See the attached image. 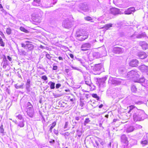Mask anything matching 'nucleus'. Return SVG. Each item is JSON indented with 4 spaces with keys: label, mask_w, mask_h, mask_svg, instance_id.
Masks as SVG:
<instances>
[{
    "label": "nucleus",
    "mask_w": 148,
    "mask_h": 148,
    "mask_svg": "<svg viewBox=\"0 0 148 148\" xmlns=\"http://www.w3.org/2000/svg\"><path fill=\"white\" fill-rule=\"evenodd\" d=\"M129 111L127 112L129 116H130L132 113H134L133 117L135 121L143 120L147 116L144 111L138 110L134 106L132 105L127 107Z\"/></svg>",
    "instance_id": "1"
},
{
    "label": "nucleus",
    "mask_w": 148,
    "mask_h": 148,
    "mask_svg": "<svg viewBox=\"0 0 148 148\" xmlns=\"http://www.w3.org/2000/svg\"><path fill=\"white\" fill-rule=\"evenodd\" d=\"M88 34L84 32H76V36L78 39L80 41H83L88 37Z\"/></svg>",
    "instance_id": "2"
},
{
    "label": "nucleus",
    "mask_w": 148,
    "mask_h": 148,
    "mask_svg": "<svg viewBox=\"0 0 148 148\" xmlns=\"http://www.w3.org/2000/svg\"><path fill=\"white\" fill-rule=\"evenodd\" d=\"M100 49H102L101 51H100V52H94L93 53V56L95 58H98L106 55V51L105 48L102 47L100 48Z\"/></svg>",
    "instance_id": "3"
},
{
    "label": "nucleus",
    "mask_w": 148,
    "mask_h": 148,
    "mask_svg": "<svg viewBox=\"0 0 148 148\" xmlns=\"http://www.w3.org/2000/svg\"><path fill=\"white\" fill-rule=\"evenodd\" d=\"M26 112L27 115L30 117H32L34 115V109L32 104L29 102L27 104Z\"/></svg>",
    "instance_id": "4"
},
{
    "label": "nucleus",
    "mask_w": 148,
    "mask_h": 148,
    "mask_svg": "<svg viewBox=\"0 0 148 148\" xmlns=\"http://www.w3.org/2000/svg\"><path fill=\"white\" fill-rule=\"evenodd\" d=\"M127 76L128 78H134L136 79V78H137L139 77V75L138 72L135 70H132L128 72Z\"/></svg>",
    "instance_id": "5"
},
{
    "label": "nucleus",
    "mask_w": 148,
    "mask_h": 148,
    "mask_svg": "<svg viewBox=\"0 0 148 148\" xmlns=\"http://www.w3.org/2000/svg\"><path fill=\"white\" fill-rule=\"evenodd\" d=\"M91 45L89 43H85L82 44L81 47V51H85L88 50L91 47Z\"/></svg>",
    "instance_id": "6"
},
{
    "label": "nucleus",
    "mask_w": 148,
    "mask_h": 148,
    "mask_svg": "<svg viewBox=\"0 0 148 148\" xmlns=\"http://www.w3.org/2000/svg\"><path fill=\"white\" fill-rule=\"evenodd\" d=\"M109 83L116 85H118L119 83V81L117 79L112 77H110L108 81Z\"/></svg>",
    "instance_id": "7"
},
{
    "label": "nucleus",
    "mask_w": 148,
    "mask_h": 148,
    "mask_svg": "<svg viewBox=\"0 0 148 148\" xmlns=\"http://www.w3.org/2000/svg\"><path fill=\"white\" fill-rule=\"evenodd\" d=\"M123 49L119 47H114L113 50V52L115 53H123Z\"/></svg>",
    "instance_id": "8"
},
{
    "label": "nucleus",
    "mask_w": 148,
    "mask_h": 148,
    "mask_svg": "<svg viewBox=\"0 0 148 148\" xmlns=\"http://www.w3.org/2000/svg\"><path fill=\"white\" fill-rule=\"evenodd\" d=\"M110 13L114 15L118 14L119 13V10L116 8H112L110 9Z\"/></svg>",
    "instance_id": "9"
},
{
    "label": "nucleus",
    "mask_w": 148,
    "mask_h": 148,
    "mask_svg": "<svg viewBox=\"0 0 148 148\" xmlns=\"http://www.w3.org/2000/svg\"><path fill=\"white\" fill-rule=\"evenodd\" d=\"M138 61L136 59L133 60L129 63V65L130 66L132 67H136L138 65Z\"/></svg>",
    "instance_id": "10"
},
{
    "label": "nucleus",
    "mask_w": 148,
    "mask_h": 148,
    "mask_svg": "<svg viewBox=\"0 0 148 148\" xmlns=\"http://www.w3.org/2000/svg\"><path fill=\"white\" fill-rule=\"evenodd\" d=\"M69 21H64L63 22L62 26L66 28H68L71 27Z\"/></svg>",
    "instance_id": "11"
},
{
    "label": "nucleus",
    "mask_w": 148,
    "mask_h": 148,
    "mask_svg": "<svg viewBox=\"0 0 148 148\" xmlns=\"http://www.w3.org/2000/svg\"><path fill=\"white\" fill-rule=\"evenodd\" d=\"M135 9L134 8H128L127 10L124 12V14H131L132 12H134Z\"/></svg>",
    "instance_id": "12"
},
{
    "label": "nucleus",
    "mask_w": 148,
    "mask_h": 148,
    "mask_svg": "<svg viewBox=\"0 0 148 148\" xmlns=\"http://www.w3.org/2000/svg\"><path fill=\"white\" fill-rule=\"evenodd\" d=\"M30 83L31 80L30 79H28L27 80V82L26 84V88L27 91L29 92L30 91Z\"/></svg>",
    "instance_id": "13"
},
{
    "label": "nucleus",
    "mask_w": 148,
    "mask_h": 148,
    "mask_svg": "<svg viewBox=\"0 0 148 148\" xmlns=\"http://www.w3.org/2000/svg\"><path fill=\"white\" fill-rule=\"evenodd\" d=\"M139 44L141 46L143 50H145L148 48V44L145 42H140Z\"/></svg>",
    "instance_id": "14"
},
{
    "label": "nucleus",
    "mask_w": 148,
    "mask_h": 148,
    "mask_svg": "<svg viewBox=\"0 0 148 148\" xmlns=\"http://www.w3.org/2000/svg\"><path fill=\"white\" fill-rule=\"evenodd\" d=\"M138 56L141 59H144L147 57V55L143 52H139L138 53Z\"/></svg>",
    "instance_id": "15"
},
{
    "label": "nucleus",
    "mask_w": 148,
    "mask_h": 148,
    "mask_svg": "<svg viewBox=\"0 0 148 148\" xmlns=\"http://www.w3.org/2000/svg\"><path fill=\"white\" fill-rule=\"evenodd\" d=\"M81 9L82 10L86 12L88 11L89 10L87 4H82Z\"/></svg>",
    "instance_id": "16"
},
{
    "label": "nucleus",
    "mask_w": 148,
    "mask_h": 148,
    "mask_svg": "<svg viewBox=\"0 0 148 148\" xmlns=\"http://www.w3.org/2000/svg\"><path fill=\"white\" fill-rule=\"evenodd\" d=\"M139 68L140 70L143 72L146 71L148 69L147 66L144 64L139 66Z\"/></svg>",
    "instance_id": "17"
},
{
    "label": "nucleus",
    "mask_w": 148,
    "mask_h": 148,
    "mask_svg": "<svg viewBox=\"0 0 148 148\" xmlns=\"http://www.w3.org/2000/svg\"><path fill=\"white\" fill-rule=\"evenodd\" d=\"M32 4L34 6H40L41 5L40 0H34Z\"/></svg>",
    "instance_id": "18"
},
{
    "label": "nucleus",
    "mask_w": 148,
    "mask_h": 148,
    "mask_svg": "<svg viewBox=\"0 0 148 148\" xmlns=\"http://www.w3.org/2000/svg\"><path fill=\"white\" fill-rule=\"evenodd\" d=\"M136 79H134L133 81L135 82H137L139 83H143L144 82L145 79L144 77L141 78H139V77L137 78H136Z\"/></svg>",
    "instance_id": "19"
},
{
    "label": "nucleus",
    "mask_w": 148,
    "mask_h": 148,
    "mask_svg": "<svg viewBox=\"0 0 148 148\" xmlns=\"http://www.w3.org/2000/svg\"><path fill=\"white\" fill-rule=\"evenodd\" d=\"M26 49H28L29 50H32L33 49L34 46L31 43H27L26 44Z\"/></svg>",
    "instance_id": "20"
},
{
    "label": "nucleus",
    "mask_w": 148,
    "mask_h": 148,
    "mask_svg": "<svg viewBox=\"0 0 148 148\" xmlns=\"http://www.w3.org/2000/svg\"><path fill=\"white\" fill-rule=\"evenodd\" d=\"M119 72L120 74H123L126 72V70L124 68L121 67L119 69Z\"/></svg>",
    "instance_id": "21"
},
{
    "label": "nucleus",
    "mask_w": 148,
    "mask_h": 148,
    "mask_svg": "<svg viewBox=\"0 0 148 148\" xmlns=\"http://www.w3.org/2000/svg\"><path fill=\"white\" fill-rule=\"evenodd\" d=\"M147 136L146 135L144 136V138L145 139V140H144V139H143L142 140L141 142V144L143 146H145L146 145H147V141L146 140L147 139Z\"/></svg>",
    "instance_id": "22"
},
{
    "label": "nucleus",
    "mask_w": 148,
    "mask_h": 148,
    "mask_svg": "<svg viewBox=\"0 0 148 148\" xmlns=\"http://www.w3.org/2000/svg\"><path fill=\"white\" fill-rule=\"evenodd\" d=\"M121 141L124 143H126L127 142V138L125 135H122L121 137Z\"/></svg>",
    "instance_id": "23"
},
{
    "label": "nucleus",
    "mask_w": 148,
    "mask_h": 148,
    "mask_svg": "<svg viewBox=\"0 0 148 148\" xmlns=\"http://www.w3.org/2000/svg\"><path fill=\"white\" fill-rule=\"evenodd\" d=\"M8 64V61L6 58L3 59V62L2 63L3 65V68H5Z\"/></svg>",
    "instance_id": "24"
},
{
    "label": "nucleus",
    "mask_w": 148,
    "mask_h": 148,
    "mask_svg": "<svg viewBox=\"0 0 148 148\" xmlns=\"http://www.w3.org/2000/svg\"><path fill=\"white\" fill-rule=\"evenodd\" d=\"M102 68V66L101 64H97L95 67V70L97 71H101Z\"/></svg>",
    "instance_id": "25"
},
{
    "label": "nucleus",
    "mask_w": 148,
    "mask_h": 148,
    "mask_svg": "<svg viewBox=\"0 0 148 148\" xmlns=\"http://www.w3.org/2000/svg\"><path fill=\"white\" fill-rule=\"evenodd\" d=\"M146 36V35L145 32L140 34H137V38H141Z\"/></svg>",
    "instance_id": "26"
},
{
    "label": "nucleus",
    "mask_w": 148,
    "mask_h": 148,
    "mask_svg": "<svg viewBox=\"0 0 148 148\" xmlns=\"http://www.w3.org/2000/svg\"><path fill=\"white\" fill-rule=\"evenodd\" d=\"M48 84L49 86L50 87V88L51 89H54L55 87V83L51 81H50L48 83Z\"/></svg>",
    "instance_id": "27"
},
{
    "label": "nucleus",
    "mask_w": 148,
    "mask_h": 148,
    "mask_svg": "<svg viewBox=\"0 0 148 148\" xmlns=\"http://www.w3.org/2000/svg\"><path fill=\"white\" fill-rule=\"evenodd\" d=\"M112 24L111 23L108 24L106 25L104 27H102V28H105L106 29H108L109 28L112 27Z\"/></svg>",
    "instance_id": "28"
},
{
    "label": "nucleus",
    "mask_w": 148,
    "mask_h": 148,
    "mask_svg": "<svg viewBox=\"0 0 148 148\" xmlns=\"http://www.w3.org/2000/svg\"><path fill=\"white\" fill-rule=\"evenodd\" d=\"M134 130V128L132 126H130L126 130V132H132Z\"/></svg>",
    "instance_id": "29"
},
{
    "label": "nucleus",
    "mask_w": 148,
    "mask_h": 148,
    "mask_svg": "<svg viewBox=\"0 0 148 148\" xmlns=\"http://www.w3.org/2000/svg\"><path fill=\"white\" fill-rule=\"evenodd\" d=\"M18 126L21 127H23L24 126V122L23 120L22 121H20L18 124Z\"/></svg>",
    "instance_id": "30"
},
{
    "label": "nucleus",
    "mask_w": 148,
    "mask_h": 148,
    "mask_svg": "<svg viewBox=\"0 0 148 148\" xmlns=\"http://www.w3.org/2000/svg\"><path fill=\"white\" fill-rule=\"evenodd\" d=\"M56 124V123L55 122H54L52 123L51 125L50 128L49 130L50 131H52L53 128L55 126Z\"/></svg>",
    "instance_id": "31"
},
{
    "label": "nucleus",
    "mask_w": 148,
    "mask_h": 148,
    "mask_svg": "<svg viewBox=\"0 0 148 148\" xmlns=\"http://www.w3.org/2000/svg\"><path fill=\"white\" fill-rule=\"evenodd\" d=\"M12 32V30L10 28H8L6 30V32L8 35H10L11 34Z\"/></svg>",
    "instance_id": "32"
},
{
    "label": "nucleus",
    "mask_w": 148,
    "mask_h": 148,
    "mask_svg": "<svg viewBox=\"0 0 148 148\" xmlns=\"http://www.w3.org/2000/svg\"><path fill=\"white\" fill-rule=\"evenodd\" d=\"M24 85V84H22L20 85H18L17 84H16L15 85V87L16 89H18L20 88H23V86Z\"/></svg>",
    "instance_id": "33"
},
{
    "label": "nucleus",
    "mask_w": 148,
    "mask_h": 148,
    "mask_svg": "<svg viewBox=\"0 0 148 148\" xmlns=\"http://www.w3.org/2000/svg\"><path fill=\"white\" fill-rule=\"evenodd\" d=\"M92 96L94 98H96L97 100H99V97L97 96V95L96 94H93L92 95Z\"/></svg>",
    "instance_id": "34"
},
{
    "label": "nucleus",
    "mask_w": 148,
    "mask_h": 148,
    "mask_svg": "<svg viewBox=\"0 0 148 148\" xmlns=\"http://www.w3.org/2000/svg\"><path fill=\"white\" fill-rule=\"evenodd\" d=\"M131 90L133 92H135L137 90V89L136 86H133L132 87Z\"/></svg>",
    "instance_id": "35"
},
{
    "label": "nucleus",
    "mask_w": 148,
    "mask_h": 148,
    "mask_svg": "<svg viewBox=\"0 0 148 148\" xmlns=\"http://www.w3.org/2000/svg\"><path fill=\"white\" fill-rule=\"evenodd\" d=\"M20 29L22 31L25 32L27 33L28 32L27 30L24 27H21L20 28Z\"/></svg>",
    "instance_id": "36"
},
{
    "label": "nucleus",
    "mask_w": 148,
    "mask_h": 148,
    "mask_svg": "<svg viewBox=\"0 0 148 148\" xmlns=\"http://www.w3.org/2000/svg\"><path fill=\"white\" fill-rule=\"evenodd\" d=\"M90 121V120H89V119L88 118H86L84 122V124L85 125L87 123H89Z\"/></svg>",
    "instance_id": "37"
},
{
    "label": "nucleus",
    "mask_w": 148,
    "mask_h": 148,
    "mask_svg": "<svg viewBox=\"0 0 148 148\" xmlns=\"http://www.w3.org/2000/svg\"><path fill=\"white\" fill-rule=\"evenodd\" d=\"M84 19L85 20L88 21H90L92 20V19L91 17L89 16H87L86 17L84 18Z\"/></svg>",
    "instance_id": "38"
},
{
    "label": "nucleus",
    "mask_w": 148,
    "mask_h": 148,
    "mask_svg": "<svg viewBox=\"0 0 148 148\" xmlns=\"http://www.w3.org/2000/svg\"><path fill=\"white\" fill-rule=\"evenodd\" d=\"M85 82L86 84L88 85L89 86H90L91 84V81L90 79L88 80H85Z\"/></svg>",
    "instance_id": "39"
},
{
    "label": "nucleus",
    "mask_w": 148,
    "mask_h": 148,
    "mask_svg": "<svg viewBox=\"0 0 148 148\" xmlns=\"http://www.w3.org/2000/svg\"><path fill=\"white\" fill-rule=\"evenodd\" d=\"M0 45L2 47L4 46V43L3 42V40L1 37H0Z\"/></svg>",
    "instance_id": "40"
},
{
    "label": "nucleus",
    "mask_w": 148,
    "mask_h": 148,
    "mask_svg": "<svg viewBox=\"0 0 148 148\" xmlns=\"http://www.w3.org/2000/svg\"><path fill=\"white\" fill-rule=\"evenodd\" d=\"M16 118H18L20 120L23 119V117L21 114H19L18 115H16Z\"/></svg>",
    "instance_id": "41"
},
{
    "label": "nucleus",
    "mask_w": 148,
    "mask_h": 148,
    "mask_svg": "<svg viewBox=\"0 0 148 148\" xmlns=\"http://www.w3.org/2000/svg\"><path fill=\"white\" fill-rule=\"evenodd\" d=\"M93 145L94 147H98L99 146V143L97 142V141L95 140V143H93Z\"/></svg>",
    "instance_id": "42"
},
{
    "label": "nucleus",
    "mask_w": 148,
    "mask_h": 148,
    "mask_svg": "<svg viewBox=\"0 0 148 148\" xmlns=\"http://www.w3.org/2000/svg\"><path fill=\"white\" fill-rule=\"evenodd\" d=\"M4 131V130L3 128V125H1L0 127V132L1 133H3V132Z\"/></svg>",
    "instance_id": "43"
},
{
    "label": "nucleus",
    "mask_w": 148,
    "mask_h": 148,
    "mask_svg": "<svg viewBox=\"0 0 148 148\" xmlns=\"http://www.w3.org/2000/svg\"><path fill=\"white\" fill-rule=\"evenodd\" d=\"M137 33H135L131 36V37L134 38H137Z\"/></svg>",
    "instance_id": "44"
},
{
    "label": "nucleus",
    "mask_w": 148,
    "mask_h": 148,
    "mask_svg": "<svg viewBox=\"0 0 148 148\" xmlns=\"http://www.w3.org/2000/svg\"><path fill=\"white\" fill-rule=\"evenodd\" d=\"M46 57L48 59H49V60L51 59V57L50 56V55L48 53H47L46 54Z\"/></svg>",
    "instance_id": "45"
},
{
    "label": "nucleus",
    "mask_w": 148,
    "mask_h": 148,
    "mask_svg": "<svg viewBox=\"0 0 148 148\" xmlns=\"http://www.w3.org/2000/svg\"><path fill=\"white\" fill-rule=\"evenodd\" d=\"M61 86V84H57L56 86V88L57 89L59 88Z\"/></svg>",
    "instance_id": "46"
},
{
    "label": "nucleus",
    "mask_w": 148,
    "mask_h": 148,
    "mask_svg": "<svg viewBox=\"0 0 148 148\" xmlns=\"http://www.w3.org/2000/svg\"><path fill=\"white\" fill-rule=\"evenodd\" d=\"M42 79H44V80H46L47 79V77L45 75L43 76L42 77Z\"/></svg>",
    "instance_id": "47"
},
{
    "label": "nucleus",
    "mask_w": 148,
    "mask_h": 148,
    "mask_svg": "<svg viewBox=\"0 0 148 148\" xmlns=\"http://www.w3.org/2000/svg\"><path fill=\"white\" fill-rule=\"evenodd\" d=\"M21 45L22 47L25 48V49H26V44L25 45L24 43H21Z\"/></svg>",
    "instance_id": "48"
},
{
    "label": "nucleus",
    "mask_w": 148,
    "mask_h": 148,
    "mask_svg": "<svg viewBox=\"0 0 148 148\" xmlns=\"http://www.w3.org/2000/svg\"><path fill=\"white\" fill-rule=\"evenodd\" d=\"M79 61L80 62L81 64L83 66H86V65L84 63V62H82V60H79Z\"/></svg>",
    "instance_id": "49"
},
{
    "label": "nucleus",
    "mask_w": 148,
    "mask_h": 148,
    "mask_svg": "<svg viewBox=\"0 0 148 148\" xmlns=\"http://www.w3.org/2000/svg\"><path fill=\"white\" fill-rule=\"evenodd\" d=\"M68 122H66L65 123V125L64 126V128L66 129V128L68 126Z\"/></svg>",
    "instance_id": "50"
},
{
    "label": "nucleus",
    "mask_w": 148,
    "mask_h": 148,
    "mask_svg": "<svg viewBox=\"0 0 148 148\" xmlns=\"http://www.w3.org/2000/svg\"><path fill=\"white\" fill-rule=\"evenodd\" d=\"M58 69V67L56 66H54L53 67V70H56Z\"/></svg>",
    "instance_id": "51"
},
{
    "label": "nucleus",
    "mask_w": 148,
    "mask_h": 148,
    "mask_svg": "<svg viewBox=\"0 0 148 148\" xmlns=\"http://www.w3.org/2000/svg\"><path fill=\"white\" fill-rule=\"evenodd\" d=\"M142 103V102L141 101H138L135 102V103L137 104H140Z\"/></svg>",
    "instance_id": "52"
},
{
    "label": "nucleus",
    "mask_w": 148,
    "mask_h": 148,
    "mask_svg": "<svg viewBox=\"0 0 148 148\" xmlns=\"http://www.w3.org/2000/svg\"><path fill=\"white\" fill-rule=\"evenodd\" d=\"M7 58L10 61H11L12 60V59L9 56H7Z\"/></svg>",
    "instance_id": "53"
},
{
    "label": "nucleus",
    "mask_w": 148,
    "mask_h": 148,
    "mask_svg": "<svg viewBox=\"0 0 148 148\" xmlns=\"http://www.w3.org/2000/svg\"><path fill=\"white\" fill-rule=\"evenodd\" d=\"M64 136H68L69 135V132H66L64 133Z\"/></svg>",
    "instance_id": "54"
},
{
    "label": "nucleus",
    "mask_w": 148,
    "mask_h": 148,
    "mask_svg": "<svg viewBox=\"0 0 148 148\" xmlns=\"http://www.w3.org/2000/svg\"><path fill=\"white\" fill-rule=\"evenodd\" d=\"M69 56H70V57H71V58H74V56H73V54H69Z\"/></svg>",
    "instance_id": "55"
},
{
    "label": "nucleus",
    "mask_w": 148,
    "mask_h": 148,
    "mask_svg": "<svg viewBox=\"0 0 148 148\" xmlns=\"http://www.w3.org/2000/svg\"><path fill=\"white\" fill-rule=\"evenodd\" d=\"M65 71L66 73H68L69 71V69H66Z\"/></svg>",
    "instance_id": "56"
},
{
    "label": "nucleus",
    "mask_w": 148,
    "mask_h": 148,
    "mask_svg": "<svg viewBox=\"0 0 148 148\" xmlns=\"http://www.w3.org/2000/svg\"><path fill=\"white\" fill-rule=\"evenodd\" d=\"M75 119L76 120L78 121L79 120V118L78 117H75Z\"/></svg>",
    "instance_id": "57"
},
{
    "label": "nucleus",
    "mask_w": 148,
    "mask_h": 148,
    "mask_svg": "<svg viewBox=\"0 0 148 148\" xmlns=\"http://www.w3.org/2000/svg\"><path fill=\"white\" fill-rule=\"evenodd\" d=\"M58 59L59 60H63V58L61 57H59Z\"/></svg>",
    "instance_id": "58"
},
{
    "label": "nucleus",
    "mask_w": 148,
    "mask_h": 148,
    "mask_svg": "<svg viewBox=\"0 0 148 148\" xmlns=\"http://www.w3.org/2000/svg\"><path fill=\"white\" fill-rule=\"evenodd\" d=\"M103 106V105L101 104L99 105V108H101Z\"/></svg>",
    "instance_id": "59"
},
{
    "label": "nucleus",
    "mask_w": 148,
    "mask_h": 148,
    "mask_svg": "<svg viewBox=\"0 0 148 148\" xmlns=\"http://www.w3.org/2000/svg\"><path fill=\"white\" fill-rule=\"evenodd\" d=\"M54 133L56 134H58V132L57 131H54Z\"/></svg>",
    "instance_id": "60"
},
{
    "label": "nucleus",
    "mask_w": 148,
    "mask_h": 148,
    "mask_svg": "<svg viewBox=\"0 0 148 148\" xmlns=\"http://www.w3.org/2000/svg\"><path fill=\"white\" fill-rule=\"evenodd\" d=\"M0 34L1 36L4 35L3 33L2 32H0Z\"/></svg>",
    "instance_id": "61"
},
{
    "label": "nucleus",
    "mask_w": 148,
    "mask_h": 148,
    "mask_svg": "<svg viewBox=\"0 0 148 148\" xmlns=\"http://www.w3.org/2000/svg\"><path fill=\"white\" fill-rule=\"evenodd\" d=\"M3 8V6L1 4H0V8Z\"/></svg>",
    "instance_id": "62"
},
{
    "label": "nucleus",
    "mask_w": 148,
    "mask_h": 148,
    "mask_svg": "<svg viewBox=\"0 0 148 148\" xmlns=\"http://www.w3.org/2000/svg\"><path fill=\"white\" fill-rule=\"evenodd\" d=\"M117 120V119H114L113 120V122H116Z\"/></svg>",
    "instance_id": "63"
},
{
    "label": "nucleus",
    "mask_w": 148,
    "mask_h": 148,
    "mask_svg": "<svg viewBox=\"0 0 148 148\" xmlns=\"http://www.w3.org/2000/svg\"><path fill=\"white\" fill-rule=\"evenodd\" d=\"M99 126L100 127H102V124L101 123H100L99 124Z\"/></svg>",
    "instance_id": "64"
}]
</instances>
